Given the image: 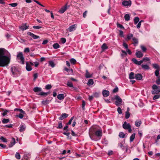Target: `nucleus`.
I'll return each mask as SVG.
<instances>
[{"instance_id": "5701e85b", "label": "nucleus", "mask_w": 160, "mask_h": 160, "mask_svg": "<svg viewBox=\"0 0 160 160\" xmlns=\"http://www.w3.org/2000/svg\"><path fill=\"white\" fill-rule=\"evenodd\" d=\"M49 94V92H41L39 94H38V95L43 96L45 97Z\"/></svg>"}, {"instance_id": "bf43d9fd", "label": "nucleus", "mask_w": 160, "mask_h": 160, "mask_svg": "<svg viewBox=\"0 0 160 160\" xmlns=\"http://www.w3.org/2000/svg\"><path fill=\"white\" fill-rule=\"evenodd\" d=\"M156 83L158 85L160 84V77H158L156 81Z\"/></svg>"}, {"instance_id": "a878e982", "label": "nucleus", "mask_w": 160, "mask_h": 160, "mask_svg": "<svg viewBox=\"0 0 160 160\" xmlns=\"http://www.w3.org/2000/svg\"><path fill=\"white\" fill-rule=\"evenodd\" d=\"M129 78L130 79H134L135 78L134 73L133 72H131L129 74Z\"/></svg>"}, {"instance_id": "37998d69", "label": "nucleus", "mask_w": 160, "mask_h": 160, "mask_svg": "<svg viewBox=\"0 0 160 160\" xmlns=\"http://www.w3.org/2000/svg\"><path fill=\"white\" fill-rule=\"evenodd\" d=\"M15 157L18 160L20 159L21 158L20 154L18 152L16 153Z\"/></svg>"}, {"instance_id": "a18cd8bd", "label": "nucleus", "mask_w": 160, "mask_h": 160, "mask_svg": "<svg viewBox=\"0 0 160 160\" xmlns=\"http://www.w3.org/2000/svg\"><path fill=\"white\" fill-rule=\"evenodd\" d=\"M152 66L154 68L157 69H158L160 68L159 66L156 63L153 64Z\"/></svg>"}, {"instance_id": "0eeeda50", "label": "nucleus", "mask_w": 160, "mask_h": 160, "mask_svg": "<svg viewBox=\"0 0 160 160\" xmlns=\"http://www.w3.org/2000/svg\"><path fill=\"white\" fill-rule=\"evenodd\" d=\"M17 57L21 60V63L24 64V59L22 52H19L17 55Z\"/></svg>"}, {"instance_id": "20e7f679", "label": "nucleus", "mask_w": 160, "mask_h": 160, "mask_svg": "<svg viewBox=\"0 0 160 160\" xmlns=\"http://www.w3.org/2000/svg\"><path fill=\"white\" fill-rule=\"evenodd\" d=\"M153 90L151 92L152 94H155L159 93L160 92V89L158 88V87L155 84H154L152 87Z\"/></svg>"}, {"instance_id": "680f3d73", "label": "nucleus", "mask_w": 160, "mask_h": 160, "mask_svg": "<svg viewBox=\"0 0 160 160\" xmlns=\"http://www.w3.org/2000/svg\"><path fill=\"white\" fill-rule=\"evenodd\" d=\"M117 111L118 113L120 114L122 113V111L121 108L120 107H118L117 109Z\"/></svg>"}, {"instance_id": "c756f323", "label": "nucleus", "mask_w": 160, "mask_h": 160, "mask_svg": "<svg viewBox=\"0 0 160 160\" xmlns=\"http://www.w3.org/2000/svg\"><path fill=\"white\" fill-rule=\"evenodd\" d=\"M141 66L142 68L144 70H148L150 68L149 66L146 64H142Z\"/></svg>"}, {"instance_id": "4c0bfd02", "label": "nucleus", "mask_w": 160, "mask_h": 160, "mask_svg": "<svg viewBox=\"0 0 160 160\" xmlns=\"http://www.w3.org/2000/svg\"><path fill=\"white\" fill-rule=\"evenodd\" d=\"M133 35L132 34H129L127 35V38L126 40H130L133 37Z\"/></svg>"}, {"instance_id": "79ce46f5", "label": "nucleus", "mask_w": 160, "mask_h": 160, "mask_svg": "<svg viewBox=\"0 0 160 160\" xmlns=\"http://www.w3.org/2000/svg\"><path fill=\"white\" fill-rule=\"evenodd\" d=\"M139 18L138 17H136L134 19V23L136 24L138 22H139Z\"/></svg>"}, {"instance_id": "58836bf2", "label": "nucleus", "mask_w": 160, "mask_h": 160, "mask_svg": "<svg viewBox=\"0 0 160 160\" xmlns=\"http://www.w3.org/2000/svg\"><path fill=\"white\" fill-rule=\"evenodd\" d=\"M125 134H124L123 132H120L119 133V136L120 138H123L125 137Z\"/></svg>"}, {"instance_id": "603ef678", "label": "nucleus", "mask_w": 160, "mask_h": 160, "mask_svg": "<svg viewBox=\"0 0 160 160\" xmlns=\"http://www.w3.org/2000/svg\"><path fill=\"white\" fill-rule=\"evenodd\" d=\"M140 48H141V49H142V50L143 52H145L146 51L147 48H146L145 47H144V46H143V45H141L140 46Z\"/></svg>"}, {"instance_id": "338daca9", "label": "nucleus", "mask_w": 160, "mask_h": 160, "mask_svg": "<svg viewBox=\"0 0 160 160\" xmlns=\"http://www.w3.org/2000/svg\"><path fill=\"white\" fill-rule=\"evenodd\" d=\"M118 91V88L117 87H116L113 90V92L116 93Z\"/></svg>"}, {"instance_id": "4be33fe9", "label": "nucleus", "mask_w": 160, "mask_h": 160, "mask_svg": "<svg viewBox=\"0 0 160 160\" xmlns=\"http://www.w3.org/2000/svg\"><path fill=\"white\" fill-rule=\"evenodd\" d=\"M12 141L11 142L10 144L9 145V147L10 148L12 147L16 143L15 139L14 138H12Z\"/></svg>"}, {"instance_id": "2eb2a0df", "label": "nucleus", "mask_w": 160, "mask_h": 160, "mask_svg": "<svg viewBox=\"0 0 160 160\" xmlns=\"http://www.w3.org/2000/svg\"><path fill=\"white\" fill-rule=\"evenodd\" d=\"M26 68L27 71H30L32 70V68L29 63L28 62H26Z\"/></svg>"}, {"instance_id": "ddd939ff", "label": "nucleus", "mask_w": 160, "mask_h": 160, "mask_svg": "<svg viewBox=\"0 0 160 160\" xmlns=\"http://www.w3.org/2000/svg\"><path fill=\"white\" fill-rule=\"evenodd\" d=\"M68 116V115L66 113H62L58 118V119L59 120H62L63 119L66 118Z\"/></svg>"}, {"instance_id": "72a5a7b5", "label": "nucleus", "mask_w": 160, "mask_h": 160, "mask_svg": "<svg viewBox=\"0 0 160 160\" xmlns=\"http://www.w3.org/2000/svg\"><path fill=\"white\" fill-rule=\"evenodd\" d=\"M121 52L122 53L121 54V56L122 58H123L127 55V53L125 51L123 50H122Z\"/></svg>"}, {"instance_id": "5fc2aeb1", "label": "nucleus", "mask_w": 160, "mask_h": 160, "mask_svg": "<svg viewBox=\"0 0 160 160\" xmlns=\"http://www.w3.org/2000/svg\"><path fill=\"white\" fill-rule=\"evenodd\" d=\"M67 85L69 87H71V88L73 87V85L72 83L71 82H67Z\"/></svg>"}, {"instance_id": "c9c22d12", "label": "nucleus", "mask_w": 160, "mask_h": 160, "mask_svg": "<svg viewBox=\"0 0 160 160\" xmlns=\"http://www.w3.org/2000/svg\"><path fill=\"white\" fill-rule=\"evenodd\" d=\"M130 17L128 14H126L124 16V18L126 21H128L130 19Z\"/></svg>"}, {"instance_id": "b1692460", "label": "nucleus", "mask_w": 160, "mask_h": 160, "mask_svg": "<svg viewBox=\"0 0 160 160\" xmlns=\"http://www.w3.org/2000/svg\"><path fill=\"white\" fill-rule=\"evenodd\" d=\"M33 91L36 92H41L42 91L41 88L38 87H35L33 89Z\"/></svg>"}, {"instance_id": "6e6d98bb", "label": "nucleus", "mask_w": 160, "mask_h": 160, "mask_svg": "<svg viewBox=\"0 0 160 160\" xmlns=\"http://www.w3.org/2000/svg\"><path fill=\"white\" fill-rule=\"evenodd\" d=\"M117 26L119 28L121 29H124V28L123 26V25L120 24L118 23L117 24Z\"/></svg>"}, {"instance_id": "4468645a", "label": "nucleus", "mask_w": 160, "mask_h": 160, "mask_svg": "<svg viewBox=\"0 0 160 160\" xmlns=\"http://www.w3.org/2000/svg\"><path fill=\"white\" fill-rule=\"evenodd\" d=\"M136 55L137 58H140L143 56V54L140 51H137Z\"/></svg>"}, {"instance_id": "f8f14e48", "label": "nucleus", "mask_w": 160, "mask_h": 160, "mask_svg": "<svg viewBox=\"0 0 160 160\" xmlns=\"http://www.w3.org/2000/svg\"><path fill=\"white\" fill-rule=\"evenodd\" d=\"M125 143L124 140L121 142L119 143L118 144V147H119L122 150H124L125 149V147L124 146L123 144Z\"/></svg>"}, {"instance_id": "774afa93", "label": "nucleus", "mask_w": 160, "mask_h": 160, "mask_svg": "<svg viewBox=\"0 0 160 160\" xmlns=\"http://www.w3.org/2000/svg\"><path fill=\"white\" fill-rule=\"evenodd\" d=\"M17 116L19 117V118L22 119L23 118V113H21L19 114Z\"/></svg>"}, {"instance_id": "e433bc0d", "label": "nucleus", "mask_w": 160, "mask_h": 160, "mask_svg": "<svg viewBox=\"0 0 160 160\" xmlns=\"http://www.w3.org/2000/svg\"><path fill=\"white\" fill-rule=\"evenodd\" d=\"M53 47L54 49H57L59 48L60 46L58 43H55L53 45Z\"/></svg>"}, {"instance_id": "2f4dec72", "label": "nucleus", "mask_w": 160, "mask_h": 160, "mask_svg": "<svg viewBox=\"0 0 160 160\" xmlns=\"http://www.w3.org/2000/svg\"><path fill=\"white\" fill-rule=\"evenodd\" d=\"M102 49L103 51H104L105 49H107L108 48V47L107 46V45L106 43H104L102 45Z\"/></svg>"}, {"instance_id": "412c9836", "label": "nucleus", "mask_w": 160, "mask_h": 160, "mask_svg": "<svg viewBox=\"0 0 160 160\" xmlns=\"http://www.w3.org/2000/svg\"><path fill=\"white\" fill-rule=\"evenodd\" d=\"M132 62L137 65H141L140 61H138V60L135 58H133L132 59Z\"/></svg>"}, {"instance_id": "e2e57ef3", "label": "nucleus", "mask_w": 160, "mask_h": 160, "mask_svg": "<svg viewBox=\"0 0 160 160\" xmlns=\"http://www.w3.org/2000/svg\"><path fill=\"white\" fill-rule=\"evenodd\" d=\"M61 41L62 43H64L66 42V40L65 38H61Z\"/></svg>"}, {"instance_id": "8fccbe9b", "label": "nucleus", "mask_w": 160, "mask_h": 160, "mask_svg": "<svg viewBox=\"0 0 160 160\" xmlns=\"http://www.w3.org/2000/svg\"><path fill=\"white\" fill-rule=\"evenodd\" d=\"M0 139L2 140L4 142H8L7 139L2 136L0 138Z\"/></svg>"}, {"instance_id": "7c9ffc66", "label": "nucleus", "mask_w": 160, "mask_h": 160, "mask_svg": "<svg viewBox=\"0 0 160 160\" xmlns=\"http://www.w3.org/2000/svg\"><path fill=\"white\" fill-rule=\"evenodd\" d=\"M63 126L62 124V122L61 121H59L58 122V125L57 128L58 129H61L62 128Z\"/></svg>"}, {"instance_id": "c03bdc74", "label": "nucleus", "mask_w": 160, "mask_h": 160, "mask_svg": "<svg viewBox=\"0 0 160 160\" xmlns=\"http://www.w3.org/2000/svg\"><path fill=\"white\" fill-rule=\"evenodd\" d=\"M132 40L133 42V44L135 45L137 44L138 43V39L135 37L132 38Z\"/></svg>"}, {"instance_id": "6ab92c4d", "label": "nucleus", "mask_w": 160, "mask_h": 160, "mask_svg": "<svg viewBox=\"0 0 160 160\" xmlns=\"http://www.w3.org/2000/svg\"><path fill=\"white\" fill-rule=\"evenodd\" d=\"M102 94L104 97H107L109 95V92L108 90H103Z\"/></svg>"}, {"instance_id": "39448f33", "label": "nucleus", "mask_w": 160, "mask_h": 160, "mask_svg": "<svg viewBox=\"0 0 160 160\" xmlns=\"http://www.w3.org/2000/svg\"><path fill=\"white\" fill-rule=\"evenodd\" d=\"M122 127L125 129L128 130L129 132L130 133L132 132V130L130 125L129 123H127L126 122H124Z\"/></svg>"}, {"instance_id": "09e8293b", "label": "nucleus", "mask_w": 160, "mask_h": 160, "mask_svg": "<svg viewBox=\"0 0 160 160\" xmlns=\"http://www.w3.org/2000/svg\"><path fill=\"white\" fill-rule=\"evenodd\" d=\"M130 116V114L129 112H125V117L126 119L128 118Z\"/></svg>"}, {"instance_id": "49530a36", "label": "nucleus", "mask_w": 160, "mask_h": 160, "mask_svg": "<svg viewBox=\"0 0 160 160\" xmlns=\"http://www.w3.org/2000/svg\"><path fill=\"white\" fill-rule=\"evenodd\" d=\"M70 62L73 64H74L76 63V60L74 59V58H72L70 59Z\"/></svg>"}, {"instance_id": "13d9d810", "label": "nucleus", "mask_w": 160, "mask_h": 160, "mask_svg": "<svg viewBox=\"0 0 160 160\" xmlns=\"http://www.w3.org/2000/svg\"><path fill=\"white\" fill-rule=\"evenodd\" d=\"M74 118V117H72L70 118V119L69 120V122H68L66 124L67 125H70L71 124V122H72V120H73V119Z\"/></svg>"}, {"instance_id": "aec40b11", "label": "nucleus", "mask_w": 160, "mask_h": 160, "mask_svg": "<svg viewBox=\"0 0 160 160\" xmlns=\"http://www.w3.org/2000/svg\"><path fill=\"white\" fill-rule=\"evenodd\" d=\"M66 95H65V96H64V94H58L57 96V98L58 99L60 100H63L65 97L66 96Z\"/></svg>"}, {"instance_id": "473e14b6", "label": "nucleus", "mask_w": 160, "mask_h": 160, "mask_svg": "<svg viewBox=\"0 0 160 160\" xmlns=\"http://www.w3.org/2000/svg\"><path fill=\"white\" fill-rule=\"evenodd\" d=\"M135 133H133L130 138V142H132L134 140L135 138Z\"/></svg>"}, {"instance_id": "f3484780", "label": "nucleus", "mask_w": 160, "mask_h": 160, "mask_svg": "<svg viewBox=\"0 0 160 160\" xmlns=\"http://www.w3.org/2000/svg\"><path fill=\"white\" fill-rule=\"evenodd\" d=\"M135 78L137 80H141L142 78V75L140 73H138L135 75Z\"/></svg>"}, {"instance_id": "de8ad7c7", "label": "nucleus", "mask_w": 160, "mask_h": 160, "mask_svg": "<svg viewBox=\"0 0 160 160\" xmlns=\"http://www.w3.org/2000/svg\"><path fill=\"white\" fill-rule=\"evenodd\" d=\"M160 98V95L159 94H157L156 95H155L153 98V100H155L157 99H158L159 98Z\"/></svg>"}, {"instance_id": "f704fd0d", "label": "nucleus", "mask_w": 160, "mask_h": 160, "mask_svg": "<svg viewBox=\"0 0 160 160\" xmlns=\"http://www.w3.org/2000/svg\"><path fill=\"white\" fill-rule=\"evenodd\" d=\"M10 121L9 119L3 118L2 120V122L3 124L8 123Z\"/></svg>"}, {"instance_id": "0e129e2a", "label": "nucleus", "mask_w": 160, "mask_h": 160, "mask_svg": "<svg viewBox=\"0 0 160 160\" xmlns=\"http://www.w3.org/2000/svg\"><path fill=\"white\" fill-rule=\"evenodd\" d=\"M122 45L126 49H128V46L126 43L125 42H123Z\"/></svg>"}, {"instance_id": "3c124183", "label": "nucleus", "mask_w": 160, "mask_h": 160, "mask_svg": "<svg viewBox=\"0 0 160 160\" xmlns=\"http://www.w3.org/2000/svg\"><path fill=\"white\" fill-rule=\"evenodd\" d=\"M100 93L99 92H95L93 93V96L95 98H98L99 97Z\"/></svg>"}, {"instance_id": "a211bd4d", "label": "nucleus", "mask_w": 160, "mask_h": 160, "mask_svg": "<svg viewBox=\"0 0 160 160\" xmlns=\"http://www.w3.org/2000/svg\"><path fill=\"white\" fill-rule=\"evenodd\" d=\"M26 126L24 124H22L19 127V131L20 132H22L24 131L26 129Z\"/></svg>"}, {"instance_id": "7ed1b4c3", "label": "nucleus", "mask_w": 160, "mask_h": 160, "mask_svg": "<svg viewBox=\"0 0 160 160\" xmlns=\"http://www.w3.org/2000/svg\"><path fill=\"white\" fill-rule=\"evenodd\" d=\"M11 70L13 77H17L18 76V74H19V71L17 67L15 66L12 67L11 68Z\"/></svg>"}, {"instance_id": "9b49d317", "label": "nucleus", "mask_w": 160, "mask_h": 160, "mask_svg": "<svg viewBox=\"0 0 160 160\" xmlns=\"http://www.w3.org/2000/svg\"><path fill=\"white\" fill-rule=\"evenodd\" d=\"M28 35L31 36L33 39H37L38 38H40L39 36L36 35L31 32H28L27 33Z\"/></svg>"}, {"instance_id": "9d476101", "label": "nucleus", "mask_w": 160, "mask_h": 160, "mask_svg": "<svg viewBox=\"0 0 160 160\" xmlns=\"http://www.w3.org/2000/svg\"><path fill=\"white\" fill-rule=\"evenodd\" d=\"M68 7L67 4H65V5L62 7L60 10L58 11V12L61 14L64 13L67 10Z\"/></svg>"}, {"instance_id": "ea45409f", "label": "nucleus", "mask_w": 160, "mask_h": 160, "mask_svg": "<svg viewBox=\"0 0 160 160\" xmlns=\"http://www.w3.org/2000/svg\"><path fill=\"white\" fill-rule=\"evenodd\" d=\"M49 65L52 68H53L55 66V64L54 62L52 61H50L49 62Z\"/></svg>"}, {"instance_id": "f03ea898", "label": "nucleus", "mask_w": 160, "mask_h": 160, "mask_svg": "<svg viewBox=\"0 0 160 160\" xmlns=\"http://www.w3.org/2000/svg\"><path fill=\"white\" fill-rule=\"evenodd\" d=\"M89 135L92 140L98 141L101 139L102 135V130L98 129L97 126H93L89 130Z\"/></svg>"}, {"instance_id": "c85d7f7f", "label": "nucleus", "mask_w": 160, "mask_h": 160, "mask_svg": "<svg viewBox=\"0 0 160 160\" xmlns=\"http://www.w3.org/2000/svg\"><path fill=\"white\" fill-rule=\"evenodd\" d=\"M3 112L1 114L3 116H4L5 115H6L8 112H9V111L8 110H6V109H3Z\"/></svg>"}, {"instance_id": "4d7b16f0", "label": "nucleus", "mask_w": 160, "mask_h": 160, "mask_svg": "<svg viewBox=\"0 0 160 160\" xmlns=\"http://www.w3.org/2000/svg\"><path fill=\"white\" fill-rule=\"evenodd\" d=\"M18 3L17 2L10 3L9 5L12 7H15L18 5Z\"/></svg>"}, {"instance_id": "f257e3e1", "label": "nucleus", "mask_w": 160, "mask_h": 160, "mask_svg": "<svg viewBox=\"0 0 160 160\" xmlns=\"http://www.w3.org/2000/svg\"><path fill=\"white\" fill-rule=\"evenodd\" d=\"M10 61V54L3 48H0V67L8 66Z\"/></svg>"}, {"instance_id": "423d86ee", "label": "nucleus", "mask_w": 160, "mask_h": 160, "mask_svg": "<svg viewBox=\"0 0 160 160\" xmlns=\"http://www.w3.org/2000/svg\"><path fill=\"white\" fill-rule=\"evenodd\" d=\"M114 99L116 100L115 102V104L117 106L120 105L122 101V99L118 95H116Z\"/></svg>"}, {"instance_id": "1a4fd4ad", "label": "nucleus", "mask_w": 160, "mask_h": 160, "mask_svg": "<svg viewBox=\"0 0 160 160\" xmlns=\"http://www.w3.org/2000/svg\"><path fill=\"white\" fill-rule=\"evenodd\" d=\"M77 25L76 24H74L70 26L67 30L69 32H71L75 30L76 28Z\"/></svg>"}, {"instance_id": "6e6552de", "label": "nucleus", "mask_w": 160, "mask_h": 160, "mask_svg": "<svg viewBox=\"0 0 160 160\" xmlns=\"http://www.w3.org/2000/svg\"><path fill=\"white\" fill-rule=\"evenodd\" d=\"M122 4L125 6H130L131 4V1L130 0H124L122 2Z\"/></svg>"}, {"instance_id": "393cba45", "label": "nucleus", "mask_w": 160, "mask_h": 160, "mask_svg": "<svg viewBox=\"0 0 160 160\" xmlns=\"http://www.w3.org/2000/svg\"><path fill=\"white\" fill-rule=\"evenodd\" d=\"M49 101L48 99H47L46 100H43L42 101V103L43 105H46L48 104L49 103Z\"/></svg>"}, {"instance_id": "864d4df0", "label": "nucleus", "mask_w": 160, "mask_h": 160, "mask_svg": "<svg viewBox=\"0 0 160 160\" xmlns=\"http://www.w3.org/2000/svg\"><path fill=\"white\" fill-rule=\"evenodd\" d=\"M85 102L84 100H83L82 101V109L83 110H85Z\"/></svg>"}, {"instance_id": "dca6fc26", "label": "nucleus", "mask_w": 160, "mask_h": 160, "mask_svg": "<svg viewBox=\"0 0 160 160\" xmlns=\"http://www.w3.org/2000/svg\"><path fill=\"white\" fill-rule=\"evenodd\" d=\"M26 23H25L20 27V28L22 31H24L28 29L29 25H26Z\"/></svg>"}, {"instance_id": "052dcab7", "label": "nucleus", "mask_w": 160, "mask_h": 160, "mask_svg": "<svg viewBox=\"0 0 160 160\" xmlns=\"http://www.w3.org/2000/svg\"><path fill=\"white\" fill-rule=\"evenodd\" d=\"M52 86L50 84H48L47 85L45 86V88L47 89H50L52 88Z\"/></svg>"}, {"instance_id": "cd10ccee", "label": "nucleus", "mask_w": 160, "mask_h": 160, "mask_svg": "<svg viewBox=\"0 0 160 160\" xmlns=\"http://www.w3.org/2000/svg\"><path fill=\"white\" fill-rule=\"evenodd\" d=\"M85 73V77L86 78H89L92 77V75L90 74L88 72V70H86Z\"/></svg>"}, {"instance_id": "69168bd1", "label": "nucleus", "mask_w": 160, "mask_h": 160, "mask_svg": "<svg viewBox=\"0 0 160 160\" xmlns=\"http://www.w3.org/2000/svg\"><path fill=\"white\" fill-rule=\"evenodd\" d=\"M155 76L156 77L158 76V75H159V70L158 69H157L155 71Z\"/></svg>"}, {"instance_id": "a19ab883", "label": "nucleus", "mask_w": 160, "mask_h": 160, "mask_svg": "<svg viewBox=\"0 0 160 160\" xmlns=\"http://www.w3.org/2000/svg\"><path fill=\"white\" fill-rule=\"evenodd\" d=\"M93 84V80L91 79H89L87 83V84L89 85H92Z\"/></svg>"}, {"instance_id": "bb28decb", "label": "nucleus", "mask_w": 160, "mask_h": 160, "mask_svg": "<svg viewBox=\"0 0 160 160\" xmlns=\"http://www.w3.org/2000/svg\"><path fill=\"white\" fill-rule=\"evenodd\" d=\"M141 123L142 122L141 120H137L135 122V125L137 127H139Z\"/></svg>"}]
</instances>
